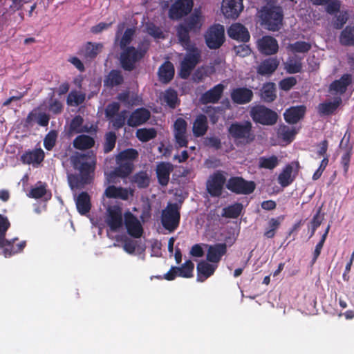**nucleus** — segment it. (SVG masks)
Here are the masks:
<instances>
[{
  "label": "nucleus",
  "instance_id": "obj_60",
  "mask_svg": "<svg viewBox=\"0 0 354 354\" xmlns=\"http://www.w3.org/2000/svg\"><path fill=\"white\" fill-rule=\"evenodd\" d=\"M348 20V13L347 10L342 11L338 15H336L335 20L333 22V28L337 30L342 29Z\"/></svg>",
  "mask_w": 354,
  "mask_h": 354
},
{
  "label": "nucleus",
  "instance_id": "obj_17",
  "mask_svg": "<svg viewBox=\"0 0 354 354\" xmlns=\"http://www.w3.org/2000/svg\"><path fill=\"white\" fill-rule=\"evenodd\" d=\"M225 86L220 83L203 93L200 97V102L202 104H216L221 100Z\"/></svg>",
  "mask_w": 354,
  "mask_h": 354
},
{
  "label": "nucleus",
  "instance_id": "obj_23",
  "mask_svg": "<svg viewBox=\"0 0 354 354\" xmlns=\"http://www.w3.org/2000/svg\"><path fill=\"white\" fill-rule=\"evenodd\" d=\"M174 170V165L169 162H159L156 169L158 183L162 186H167L169 181L170 174Z\"/></svg>",
  "mask_w": 354,
  "mask_h": 354
},
{
  "label": "nucleus",
  "instance_id": "obj_50",
  "mask_svg": "<svg viewBox=\"0 0 354 354\" xmlns=\"http://www.w3.org/2000/svg\"><path fill=\"white\" fill-rule=\"evenodd\" d=\"M138 152L136 149L130 148L120 151L116 156V162L130 161L133 162L138 158Z\"/></svg>",
  "mask_w": 354,
  "mask_h": 354
},
{
  "label": "nucleus",
  "instance_id": "obj_61",
  "mask_svg": "<svg viewBox=\"0 0 354 354\" xmlns=\"http://www.w3.org/2000/svg\"><path fill=\"white\" fill-rule=\"evenodd\" d=\"M285 69L289 74L300 73L302 71V63L301 59L299 60H290L285 65Z\"/></svg>",
  "mask_w": 354,
  "mask_h": 354
},
{
  "label": "nucleus",
  "instance_id": "obj_54",
  "mask_svg": "<svg viewBox=\"0 0 354 354\" xmlns=\"http://www.w3.org/2000/svg\"><path fill=\"white\" fill-rule=\"evenodd\" d=\"M194 264L191 260L186 261L181 267H177L178 276L184 278H190L193 276Z\"/></svg>",
  "mask_w": 354,
  "mask_h": 354
},
{
  "label": "nucleus",
  "instance_id": "obj_36",
  "mask_svg": "<svg viewBox=\"0 0 354 354\" xmlns=\"http://www.w3.org/2000/svg\"><path fill=\"white\" fill-rule=\"evenodd\" d=\"M124 82V76L120 70L112 69L104 80V86L108 88H113L120 86Z\"/></svg>",
  "mask_w": 354,
  "mask_h": 354
},
{
  "label": "nucleus",
  "instance_id": "obj_4",
  "mask_svg": "<svg viewBox=\"0 0 354 354\" xmlns=\"http://www.w3.org/2000/svg\"><path fill=\"white\" fill-rule=\"evenodd\" d=\"M230 136L236 146H243L251 143L254 140L252 124L250 121L235 122L228 128Z\"/></svg>",
  "mask_w": 354,
  "mask_h": 354
},
{
  "label": "nucleus",
  "instance_id": "obj_35",
  "mask_svg": "<svg viewBox=\"0 0 354 354\" xmlns=\"http://www.w3.org/2000/svg\"><path fill=\"white\" fill-rule=\"evenodd\" d=\"M50 120V115L44 112H37L36 110L30 111L26 118V124L30 125L33 121L41 127H47Z\"/></svg>",
  "mask_w": 354,
  "mask_h": 354
},
{
  "label": "nucleus",
  "instance_id": "obj_5",
  "mask_svg": "<svg viewBox=\"0 0 354 354\" xmlns=\"http://www.w3.org/2000/svg\"><path fill=\"white\" fill-rule=\"evenodd\" d=\"M262 25L270 31L279 30L281 26L283 14L280 7L266 8L261 10Z\"/></svg>",
  "mask_w": 354,
  "mask_h": 354
},
{
  "label": "nucleus",
  "instance_id": "obj_25",
  "mask_svg": "<svg viewBox=\"0 0 354 354\" xmlns=\"http://www.w3.org/2000/svg\"><path fill=\"white\" fill-rule=\"evenodd\" d=\"M227 33L230 38L242 42H247L250 38L248 29L241 24H232L227 30Z\"/></svg>",
  "mask_w": 354,
  "mask_h": 354
},
{
  "label": "nucleus",
  "instance_id": "obj_21",
  "mask_svg": "<svg viewBox=\"0 0 354 354\" xmlns=\"http://www.w3.org/2000/svg\"><path fill=\"white\" fill-rule=\"evenodd\" d=\"M207 246L206 259L210 263H218L221 260L223 256L227 253V245L225 243H216Z\"/></svg>",
  "mask_w": 354,
  "mask_h": 354
},
{
  "label": "nucleus",
  "instance_id": "obj_31",
  "mask_svg": "<svg viewBox=\"0 0 354 354\" xmlns=\"http://www.w3.org/2000/svg\"><path fill=\"white\" fill-rule=\"evenodd\" d=\"M77 212L81 215H86L91 209V196L86 192H82L75 198Z\"/></svg>",
  "mask_w": 354,
  "mask_h": 354
},
{
  "label": "nucleus",
  "instance_id": "obj_7",
  "mask_svg": "<svg viewBox=\"0 0 354 354\" xmlns=\"http://www.w3.org/2000/svg\"><path fill=\"white\" fill-rule=\"evenodd\" d=\"M187 53L180 62V76L187 79L201 59V51L196 47L185 48Z\"/></svg>",
  "mask_w": 354,
  "mask_h": 354
},
{
  "label": "nucleus",
  "instance_id": "obj_38",
  "mask_svg": "<svg viewBox=\"0 0 354 354\" xmlns=\"http://www.w3.org/2000/svg\"><path fill=\"white\" fill-rule=\"evenodd\" d=\"M83 122L84 119L81 115H75L70 122L69 127L66 133L68 136L71 137L76 133L88 132V129L86 126H83Z\"/></svg>",
  "mask_w": 354,
  "mask_h": 354
},
{
  "label": "nucleus",
  "instance_id": "obj_33",
  "mask_svg": "<svg viewBox=\"0 0 354 354\" xmlns=\"http://www.w3.org/2000/svg\"><path fill=\"white\" fill-rule=\"evenodd\" d=\"M293 164H295L297 167H299L298 162L288 164L285 166L278 176V183L283 187L289 186L295 178V176L292 175L293 171Z\"/></svg>",
  "mask_w": 354,
  "mask_h": 354
},
{
  "label": "nucleus",
  "instance_id": "obj_26",
  "mask_svg": "<svg viewBox=\"0 0 354 354\" xmlns=\"http://www.w3.org/2000/svg\"><path fill=\"white\" fill-rule=\"evenodd\" d=\"M132 194V192L127 188L122 187H116L115 185H109L104 193L108 198L120 199L127 201L129 199V195Z\"/></svg>",
  "mask_w": 354,
  "mask_h": 354
},
{
  "label": "nucleus",
  "instance_id": "obj_49",
  "mask_svg": "<svg viewBox=\"0 0 354 354\" xmlns=\"http://www.w3.org/2000/svg\"><path fill=\"white\" fill-rule=\"evenodd\" d=\"M296 133L295 128L285 124L280 125L277 131L278 137L288 142L294 140Z\"/></svg>",
  "mask_w": 354,
  "mask_h": 354
},
{
  "label": "nucleus",
  "instance_id": "obj_55",
  "mask_svg": "<svg viewBox=\"0 0 354 354\" xmlns=\"http://www.w3.org/2000/svg\"><path fill=\"white\" fill-rule=\"evenodd\" d=\"M92 182L90 179L84 180L82 176L71 175L68 178V183L72 189H82L85 185L90 184Z\"/></svg>",
  "mask_w": 354,
  "mask_h": 354
},
{
  "label": "nucleus",
  "instance_id": "obj_2",
  "mask_svg": "<svg viewBox=\"0 0 354 354\" xmlns=\"http://www.w3.org/2000/svg\"><path fill=\"white\" fill-rule=\"evenodd\" d=\"M10 222L7 216L0 214V248H3V254L5 257H10L15 254L21 252L26 247V242L22 241L17 244L15 242L17 238L8 240L6 239V232L10 227Z\"/></svg>",
  "mask_w": 354,
  "mask_h": 354
},
{
  "label": "nucleus",
  "instance_id": "obj_44",
  "mask_svg": "<svg viewBox=\"0 0 354 354\" xmlns=\"http://www.w3.org/2000/svg\"><path fill=\"white\" fill-rule=\"evenodd\" d=\"M261 97L266 102H272L276 97V87L273 82H268L263 84L261 89Z\"/></svg>",
  "mask_w": 354,
  "mask_h": 354
},
{
  "label": "nucleus",
  "instance_id": "obj_12",
  "mask_svg": "<svg viewBox=\"0 0 354 354\" xmlns=\"http://www.w3.org/2000/svg\"><path fill=\"white\" fill-rule=\"evenodd\" d=\"M193 0H177L169 10V17L172 20H178L187 15L192 10Z\"/></svg>",
  "mask_w": 354,
  "mask_h": 354
},
{
  "label": "nucleus",
  "instance_id": "obj_34",
  "mask_svg": "<svg viewBox=\"0 0 354 354\" xmlns=\"http://www.w3.org/2000/svg\"><path fill=\"white\" fill-rule=\"evenodd\" d=\"M46 187L47 185L46 183L39 181L35 187L30 189L28 196L30 198L35 199L44 197L45 201L50 200L51 198L52 194L50 190H47Z\"/></svg>",
  "mask_w": 354,
  "mask_h": 354
},
{
  "label": "nucleus",
  "instance_id": "obj_39",
  "mask_svg": "<svg viewBox=\"0 0 354 354\" xmlns=\"http://www.w3.org/2000/svg\"><path fill=\"white\" fill-rule=\"evenodd\" d=\"M45 157L44 151L41 149H37L26 152L21 157V161L25 164L41 163Z\"/></svg>",
  "mask_w": 354,
  "mask_h": 354
},
{
  "label": "nucleus",
  "instance_id": "obj_10",
  "mask_svg": "<svg viewBox=\"0 0 354 354\" xmlns=\"http://www.w3.org/2000/svg\"><path fill=\"white\" fill-rule=\"evenodd\" d=\"M205 40L209 48H219L225 41L223 26L218 24L211 26L205 34Z\"/></svg>",
  "mask_w": 354,
  "mask_h": 354
},
{
  "label": "nucleus",
  "instance_id": "obj_51",
  "mask_svg": "<svg viewBox=\"0 0 354 354\" xmlns=\"http://www.w3.org/2000/svg\"><path fill=\"white\" fill-rule=\"evenodd\" d=\"M136 134L140 141L146 142L155 138L157 131L154 128H142L138 129Z\"/></svg>",
  "mask_w": 354,
  "mask_h": 354
},
{
  "label": "nucleus",
  "instance_id": "obj_48",
  "mask_svg": "<svg viewBox=\"0 0 354 354\" xmlns=\"http://www.w3.org/2000/svg\"><path fill=\"white\" fill-rule=\"evenodd\" d=\"M243 210V205L240 203H235L223 209L222 216L229 218H238Z\"/></svg>",
  "mask_w": 354,
  "mask_h": 354
},
{
  "label": "nucleus",
  "instance_id": "obj_59",
  "mask_svg": "<svg viewBox=\"0 0 354 354\" xmlns=\"http://www.w3.org/2000/svg\"><path fill=\"white\" fill-rule=\"evenodd\" d=\"M85 100V95L77 91H71L67 97V103L78 106L82 104Z\"/></svg>",
  "mask_w": 354,
  "mask_h": 354
},
{
  "label": "nucleus",
  "instance_id": "obj_11",
  "mask_svg": "<svg viewBox=\"0 0 354 354\" xmlns=\"http://www.w3.org/2000/svg\"><path fill=\"white\" fill-rule=\"evenodd\" d=\"M226 183V178L222 171L214 172L208 178L206 187L207 191L213 197L221 195L223 186Z\"/></svg>",
  "mask_w": 354,
  "mask_h": 354
},
{
  "label": "nucleus",
  "instance_id": "obj_24",
  "mask_svg": "<svg viewBox=\"0 0 354 354\" xmlns=\"http://www.w3.org/2000/svg\"><path fill=\"white\" fill-rule=\"evenodd\" d=\"M306 111L304 105L291 106L285 111L283 117L286 122L294 124L304 117Z\"/></svg>",
  "mask_w": 354,
  "mask_h": 354
},
{
  "label": "nucleus",
  "instance_id": "obj_20",
  "mask_svg": "<svg viewBox=\"0 0 354 354\" xmlns=\"http://www.w3.org/2000/svg\"><path fill=\"white\" fill-rule=\"evenodd\" d=\"M253 95L252 91L246 87L235 88L230 93L232 102L236 104H245L250 102Z\"/></svg>",
  "mask_w": 354,
  "mask_h": 354
},
{
  "label": "nucleus",
  "instance_id": "obj_56",
  "mask_svg": "<svg viewBox=\"0 0 354 354\" xmlns=\"http://www.w3.org/2000/svg\"><path fill=\"white\" fill-rule=\"evenodd\" d=\"M135 29L132 28H129L126 29L124 32L123 33L122 36L120 38V47L121 50H123L124 48H127L129 46V45L131 43L133 40V37L135 35Z\"/></svg>",
  "mask_w": 354,
  "mask_h": 354
},
{
  "label": "nucleus",
  "instance_id": "obj_6",
  "mask_svg": "<svg viewBox=\"0 0 354 354\" xmlns=\"http://www.w3.org/2000/svg\"><path fill=\"white\" fill-rule=\"evenodd\" d=\"M252 120L262 125L272 126L277 123L278 114L264 105H256L250 111Z\"/></svg>",
  "mask_w": 354,
  "mask_h": 354
},
{
  "label": "nucleus",
  "instance_id": "obj_43",
  "mask_svg": "<svg viewBox=\"0 0 354 354\" xmlns=\"http://www.w3.org/2000/svg\"><path fill=\"white\" fill-rule=\"evenodd\" d=\"M162 100L166 105L172 109H176L180 103V100L178 97L177 91L171 88H169L165 91Z\"/></svg>",
  "mask_w": 354,
  "mask_h": 354
},
{
  "label": "nucleus",
  "instance_id": "obj_9",
  "mask_svg": "<svg viewBox=\"0 0 354 354\" xmlns=\"http://www.w3.org/2000/svg\"><path fill=\"white\" fill-rule=\"evenodd\" d=\"M226 188L236 194L248 195L254 191L256 184L241 176H232L227 180Z\"/></svg>",
  "mask_w": 354,
  "mask_h": 354
},
{
  "label": "nucleus",
  "instance_id": "obj_3",
  "mask_svg": "<svg viewBox=\"0 0 354 354\" xmlns=\"http://www.w3.org/2000/svg\"><path fill=\"white\" fill-rule=\"evenodd\" d=\"M149 44L147 41L140 43L137 48L130 46L122 50L120 62L122 68L127 71H131L136 67V64L141 60L149 50Z\"/></svg>",
  "mask_w": 354,
  "mask_h": 354
},
{
  "label": "nucleus",
  "instance_id": "obj_22",
  "mask_svg": "<svg viewBox=\"0 0 354 354\" xmlns=\"http://www.w3.org/2000/svg\"><path fill=\"white\" fill-rule=\"evenodd\" d=\"M151 116L150 111L145 108H138L133 111L127 120V124L131 127L145 124Z\"/></svg>",
  "mask_w": 354,
  "mask_h": 354
},
{
  "label": "nucleus",
  "instance_id": "obj_53",
  "mask_svg": "<svg viewBox=\"0 0 354 354\" xmlns=\"http://www.w3.org/2000/svg\"><path fill=\"white\" fill-rule=\"evenodd\" d=\"M321 212L322 207H319L310 222V225L308 226L310 230V238L315 234L316 230L320 226L324 220V214H322Z\"/></svg>",
  "mask_w": 354,
  "mask_h": 354
},
{
  "label": "nucleus",
  "instance_id": "obj_32",
  "mask_svg": "<svg viewBox=\"0 0 354 354\" xmlns=\"http://www.w3.org/2000/svg\"><path fill=\"white\" fill-rule=\"evenodd\" d=\"M208 130V121L207 116L204 114H199L194 121L192 132L195 137H202L206 134Z\"/></svg>",
  "mask_w": 354,
  "mask_h": 354
},
{
  "label": "nucleus",
  "instance_id": "obj_57",
  "mask_svg": "<svg viewBox=\"0 0 354 354\" xmlns=\"http://www.w3.org/2000/svg\"><path fill=\"white\" fill-rule=\"evenodd\" d=\"M57 138V132L55 130L50 131L44 139V147L48 151H50L55 146Z\"/></svg>",
  "mask_w": 354,
  "mask_h": 354
},
{
  "label": "nucleus",
  "instance_id": "obj_1",
  "mask_svg": "<svg viewBox=\"0 0 354 354\" xmlns=\"http://www.w3.org/2000/svg\"><path fill=\"white\" fill-rule=\"evenodd\" d=\"M70 160L74 169L79 171L84 180H93L96 165V156L92 151L86 153H76L71 156Z\"/></svg>",
  "mask_w": 354,
  "mask_h": 354
},
{
  "label": "nucleus",
  "instance_id": "obj_42",
  "mask_svg": "<svg viewBox=\"0 0 354 354\" xmlns=\"http://www.w3.org/2000/svg\"><path fill=\"white\" fill-rule=\"evenodd\" d=\"M339 41L344 46H354V26H346L340 32Z\"/></svg>",
  "mask_w": 354,
  "mask_h": 354
},
{
  "label": "nucleus",
  "instance_id": "obj_63",
  "mask_svg": "<svg viewBox=\"0 0 354 354\" xmlns=\"http://www.w3.org/2000/svg\"><path fill=\"white\" fill-rule=\"evenodd\" d=\"M219 111L220 107H214L212 106H207L203 109V111L208 115L211 123L213 124H216L218 121Z\"/></svg>",
  "mask_w": 354,
  "mask_h": 354
},
{
  "label": "nucleus",
  "instance_id": "obj_37",
  "mask_svg": "<svg viewBox=\"0 0 354 354\" xmlns=\"http://www.w3.org/2000/svg\"><path fill=\"white\" fill-rule=\"evenodd\" d=\"M341 97H335L333 102H325L318 105V112L322 115H330L335 112L339 105L342 104Z\"/></svg>",
  "mask_w": 354,
  "mask_h": 354
},
{
  "label": "nucleus",
  "instance_id": "obj_14",
  "mask_svg": "<svg viewBox=\"0 0 354 354\" xmlns=\"http://www.w3.org/2000/svg\"><path fill=\"white\" fill-rule=\"evenodd\" d=\"M124 223L128 234L134 238H140L143 232V229L138 219L130 212H127L124 215Z\"/></svg>",
  "mask_w": 354,
  "mask_h": 354
},
{
  "label": "nucleus",
  "instance_id": "obj_13",
  "mask_svg": "<svg viewBox=\"0 0 354 354\" xmlns=\"http://www.w3.org/2000/svg\"><path fill=\"white\" fill-rule=\"evenodd\" d=\"M106 222L112 232H117L123 225L122 209L118 205L108 207Z\"/></svg>",
  "mask_w": 354,
  "mask_h": 354
},
{
  "label": "nucleus",
  "instance_id": "obj_58",
  "mask_svg": "<svg viewBox=\"0 0 354 354\" xmlns=\"http://www.w3.org/2000/svg\"><path fill=\"white\" fill-rule=\"evenodd\" d=\"M116 139V135L113 131L108 132L106 134L105 142L104 144V151L105 153H109L114 149Z\"/></svg>",
  "mask_w": 354,
  "mask_h": 354
},
{
  "label": "nucleus",
  "instance_id": "obj_19",
  "mask_svg": "<svg viewBox=\"0 0 354 354\" xmlns=\"http://www.w3.org/2000/svg\"><path fill=\"white\" fill-rule=\"evenodd\" d=\"M258 48L262 54L272 55L277 53L279 45L276 39L266 35L258 40Z\"/></svg>",
  "mask_w": 354,
  "mask_h": 354
},
{
  "label": "nucleus",
  "instance_id": "obj_28",
  "mask_svg": "<svg viewBox=\"0 0 354 354\" xmlns=\"http://www.w3.org/2000/svg\"><path fill=\"white\" fill-rule=\"evenodd\" d=\"M203 22L204 18L201 13L195 11L193 14L187 17L182 24L191 30V32L197 33L201 29Z\"/></svg>",
  "mask_w": 354,
  "mask_h": 354
},
{
  "label": "nucleus",
  "instance_id": "obj_46",
  "mask_svg": "<svg viewBox=\"0 0 354 354\" xmlns=\"http://www.w3.org/2000/svg\"><path fill=\"white\" fill-rule=\"evenodd\" d=\"M103 45L100 43L87 42L84 47V57L92 60L101 52Z\"/></svg>",
  "mask_w": 354,
  "mask_h": 354
},
{
  "label": "nucleus",
  "instance_id": "obj_15",
  "mask_svg": "<svg viewBox=\"0 0 354 354\" xmlns=\"http://www.w3.org/2000/svg\"><path fill=\"white\" fill-rule=\"evenodd\" d=\"M280 64L277 57H268L263 59L256 67L257 73L263 77H270L277 69Z\"/></svg>",
  "mask_w": 354,
  "mask_h": 354
},
{
  "label": "nucleus",
  "instance_id": "obj_16",
  "mask_svg": "<svg viewBox=\"0 0 354 354\" xmlns=\"http://www.w3.org/2000/svg\"><path fill=\"white\" fill-rule=\"evenodd\" d=\"M221 9L225 17L236 19L243 9V0H223Z\"/></svg>",
  "mask_w": 354,
  "mask_h": 354
},
{
  "label": "nucleus",
  "instance_id": "obj_18",
  "mask_svg": "<svg viewBox=\"0 0 354 354\" xmlns=\"http://www.w3.org/2000/svg\"><path fill=\"white\" fill-rule=\"evenodd\" d=\"M118 167H116L113 171L109 174V182L115 183V178L116 177L127 178L128 177L134 169V165L130 161L116 162Z\"/></svg>",
  "mask_w": 354,
  "mask_h": 354
},
{
  "label": "nucleus",
  "instance_id": "obj_52",
  "mask_svg": "<svg viewBox=\"0 0 354 354\" xmlns=\"http://www.w3.org/2000/svg\"><path fill=\"white\" fill-rule=\"evenodd\" d=\"M279 164L278 158L273 155L269 157L261 156L259 158L258 166L259 168L273 169Z\"/></svg>",
  "mask_w": 354,
  "mask_h": 354
},
{
  "label": "nucleus",
  "instance_id": "obj_8",
  "mask_svg": "<svg viewBox=\"0 0 354 354\" xmlns=\"http://www.w3.org/2000/svg\"><path fill=\"white\" fill-rule=\"evenodd\" d=\"M180 214L177 203H169L162 210L161 222L165 229L169 232L174 231L179 225Z\"/></svg>",
  "mask_w": 354,
  "mask_h": 354
},
{
  "label": "nucleus",
  "instance_id": "obj_27",
  "mask_svg": "<svg viewBox=\"0 0 354 354\" xmlns=\"http://www.w3.org/2000/svg\"><path fill=\"white\" fill-rule=\"evenodd\" d=\"M217 266L210 264L209 261H201L196 267L197 270V278L196 280L198 282H203L207 279L214 274Z\"/></svg>",
  "mask_w": 354,
  "mask_h": 354
},
{
  "label": "nucleus",
  "instance_id": "obj_29",
  "mask_svg": "<svg viewBox=\"0 0 354 354\" xmlns=\"http://www.w3.org/2000/svg\"><path fill=\"white\" fill-rule=\"evenodd\" d=\"M352 83V77L351 74H344L339 80L332 82L329 86V91H334L340 95L344 94L348 86Z\"/></svg>",
  "mask_w": 354,
  "mask_h": 354
},
{
  "label": "nucleus",
  "instance_id": "obj_47",
  "mask_svg": "<svg viewBox=\"0 0 354 354\" xmlns=\"http://www.w3.org/2000/svg\"><path fill=\"white\" fill-rule=\"evenodd\" d=\"M131 182L136 184L138 188L144 189L149 187L150 178L147 171H140L132 176Z\"/></svg>",
  "mask_w": 354,
  "mask_h": 354
},
{
  "label": "nucleus",
  "instance_id": "obj_41",
  "mask_svg": "<svg viewBox=\"0 0 354 354\" xmlns=\"http://www.w3.org/2000/svg\"><path fill=\"white\" fill-rule=\"evenodd\" d=\"M73 145V147L77 149H89L94 146L95 140L92 137L88 135L82 134L77 136L74 139Z\"/></svg>",
  "mask_w": 354,
  "mask_h": 354
},
{
  "label": "nucleus",
  "instance_id": "obj_30",
  "mask_svg": "<svg viewBox=\"0 0 354 354\" xmlns=\"http://www.w3.org/2000/svg\"><path fill=\"white\" fill-rule=\"evenodd\" d=\"M175 70L169 61L165 62L158 68V75L160 82L168 84L174 78Z\"/></svg>",
  "mask_w": 354,
  "mask_h": 354
},
{
  "label": "nucleus",
  "instance_id": "obj_64",
  "mask_svg": "<svg viewBox=\"0 0 354 354\" xmlns=\"http://www.w3.org/2000/svg\"><path fill=\"white\" fill-rule=\"evenodd\" d=\"M120 106L118 102H111L105 109V116L109 120H112L119 112Z\"/></svg>",
  "mask_w": 354,
  "mask_h": 354
},
{
  "label": "nucleus",
  "instance_id": "obj_45",
  "mask_svg": "<svg viewBox=\"0 0 354 354\" xmlns=\"http://www.w3.org/2000/svg\"><path fill=\"white\" fill-rule=\"evenodd\" d=\"M284 219V216H279L277 218H271L268 221V227L264 232V236L268 239H272L275 236L277 230L279 228L281 222Z\"/></svg>",
  "mask_w": 354,
  "mask_h": 354
},
{
  "label": "nucleus",
  "instance_id": "obj_40",
  "mask_svg": "<svg viewBox=\"0 0 354 354\" xmlns=\"http://www.w3.org/2000/svg\"><path fill=\"white\" fill-rule=\"evenodd\" d=\"M177 37L180 44L184 48H188L196 46L192 44L190 39L189 30L182 24L177 27Z\"/></svg>",
  "mask_w": 354,
  "mask_h": 354
},
{
  "label": "nucleus",
  "instance_id": "obj_62",
  "mask_svg": "<svg viewBox=\"0 0 354 354\" xmlns=\"http://www.w3.org/2000/svg\"><path fill=\"white\" fill-rule=\"evenodd\" d=\"M291 50L294 53H305L311 48V44L306 41H297L290 45Z\"/></svg>",
  "mask_w": 354,
  "mask_h": 354
}]
</instances>
